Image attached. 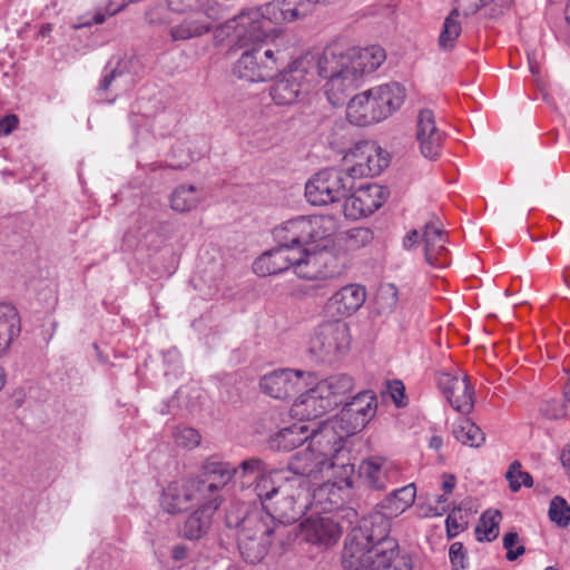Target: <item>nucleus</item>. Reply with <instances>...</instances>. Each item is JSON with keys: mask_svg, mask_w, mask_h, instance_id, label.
<instances>
[{"mask_svg": "<svg viewBox=\"0 0 570 570\" xmlns=\"http://www.w3.org/2000/svg\"><path fill=\"white\" fill-rule=\"evenodd\" d=\"M358 478L362 483L375 491H384L390 484L399 482L401 478L400 465L381 455H371L358 465Z\"/></svg>", "mask_w": 570, "mask_h": 570, "instance_id": "nucleus-17", "label": "nucleus"}, {"mask_svg": "<svg viewBox=\"0 0 570 570\" xmlns=\"http://www.w3.org/2000/svg\"><path fill=\"white\" fill-rule=\"evenodd\" d=\"M421 239L424 244V259L434 268H444L449 265V252L445 248L448 242L445 232L439 219L425 223ZM420 242V233L416 229L409 232L403 240V247L411 249Z\"/></svg>", "mask_w": 570, "mask_h": 570, "instance_id": "nucleus-12", "label": "nucleus"}, {"mask_svg": "<svg viewBox=\"0 0 570 570\" xmlns=\"http://www.w3.org/2000/svg\"><path fill=\"white\" fill-rule=\"evenodd\" d=\"M351 344L348 325L335 318L324 322L315 330L309 342V351L316 357L325 361L338 354L345 353Z\"/></svg>", "mask_w": 570, "mask_h": 570, "instance_id": "nucleus-13", "label": "nucleus"}, {"mask_svg": "<svg viewBox=\"0 0 570 570\" xmlns=\"http://www.w3.org/2000/svg\"><path fill=\"white\" fill-rule=\"evenodd\" d=\"M278 472L271 469L255 481L254 491L264 510L266 509V504H269L275 498L279 497L283 484H278Z\"/></svg>", "mask_w": 570, "mask_h": 570, "instance_id": "nucleus-37", "label": "nucleus"}, {"mask_svg": "<svg viewBox=\"0 0 570 570\" xmlns=\"http://www.w3.org/2000/svg\"><path fill=\"white\" fill-rule=\"evenodd\" d=\"M405 89L390 82L354 96L346 108V117L356 126H368L390 117L404 102Z\"/></svg>", "mask_w": 570, "mask_h": 570, "instance_id": "nucleus-4", "label": "nucleus"}, {"mask_svg": "<svg viewBox=\"0 0 570 570\" xmlns=\"http://www.w3.org/2000/svg\"><path fill=\"white\" fill-rule=\"evenodd\" d=\"M318 390L335 407L342 403L343 397L353 390V377L347 374H335L325 380L320 381L317 384Z\"/></svg>", "mask_w": 570, "mask_h": 570, "instance_id": "nucleus-33", "label": "nucleus"}, {"mask_svg": "<svg viewBox=\"0 0 570 570\" xmlns=\"http://www.w3.org/2000/svg\"><path fill=\"white\" fill-rule=\"evenodd\" d=\"M175 0H170L173 6ZM181 3L183 10L197 11V14L205 16L207 19L214 20L216 18V10L209 6V0H177Z\"/></svg>", "mask_w": 570, "mask_h": 570, "instance_id": "nucleus-47", "label": "nucleus"}, {"mask_svg": "<svg viewBox=\"0 0 570 570\" xmlns=\"http://www.w3.org/2000/svg\"><path fill=\"white\" fill-rule=\"evenodd\" d=\"M443 444V440L439 435H433L429 441V446L434 450H439Z\"/></svg>", "mask_w": 570, "mask_h": 570, "instance_id": "nucleus-58", "label": "nucleus"}, {"mask_svg": "<svg viewBox=\"0 0 570 570\" xmlns=\"http://www.w3.org/2000/svg\"><path fill=\"white\" fill-rule=\"evenodd\" d=\"M399 301V288L392 283H383L376 289L373 311L380 316H387L396 309Z\"/></svg>", "mask_w": 570, "mask_h": 570, "instance_id": "nucleus-36", "label": "nucleus"}, {"mask_svg": "<svg viewBox=\"0 0 570 570\" xmlns=\"http://www.w3.org/2000/svg\"><path fill=\"white\" fill-rule=\"evenodd\" d=\"M19 118L14 114L7 115L0 118V136H8L17 129Z\"/></svg>", "mask_w": 570, "mask_h": 570, "instance_id": "nucleus-54", "label": "nucleus"}, {"mask_svg": "<svg viewBox=\"0 0 570 570\" xmlns=\"http://www.w3.org/2000/svg\"><path fill=\"white\" fill-rule=\"evenodd\" d=\"M550 520L559 527L566 528L570 524V505L562 497H554L549 507Z\"/></svg>", "mask_w": 570, "mask_h": 570, "instance_id": "nucleus-44", "label": "nucleus"}, {"mask_svg": "<svg viewBox=\"0 0 570 570\" xmlns=\"http://www.w3.org/2000/svg\"><path fill=\"white\" fill-rule=\"evenodd\" d=\"M127 75V68L122 66V62L119 61L116 67L111 68L107 71L99 86L98 92L99 95H104L111 89L118 90L120 88L119 81Z\"/></svg>", "mask_w": 570, "mask_h": 570, "instance_id": "nucleus-45", "label": "nucleus"}, {"mask_svg": "<svg viewBox=\"0 0 570 570\" xmlns=\"http://www.w3.org/2000/svg\"><path fill=\"white\" fill-rule=\"evenodd\" d=\"M335 491V484L320 480L311 485V508L315 507L322 511L331 510L337 504L332 495Z\"/></svg>", "mask_w": 570, "mask_h": 570, "instance_id": "nucleus-41", "label": "nucleus"}, {"mask_svg": "<svg viewBox=\"0 0 570 570\" xmlns=\"http://www.w3.org/2000/svg\"><path fill=\"white\" fill-rule=\"evenodd\" d=\"M543 413L550 419H560L566 415V409L559 402L547 403Z\"/></svg>", "mask_w": 570, "mask_h": 570, "instance_id": "nucleus-55", "label": "nucleus"}, {"mask_svg": "<svg viewBox=\"0 0 570 570\" xmlns=\"http://www.w3.org/2000/svg\"><path fill=\"white\" fill-rule=\"evenodd\" d=\"M200 503L202 507L187 518L184 525V535L189 540L200 539L208 531L213 513L218 509L212 508L208 500H202Z\"/></svg>", "mask_w": 570, "mask_h": 570, "instance_id": "nucleus-32", "label": "nucleus"}, {"mask_svg": "<svg viewBox=\"0 0 570 570\" xmlns=\"http://www.w3.org/2000/svg\"><path fill=\"white\" fill-rule=\"evenodd\" d=\"M561 461L563 466L568 470L570 473V448L567 451H563L561 454Z\"/></svg>", "mask_w": 570, "mask_h": 570, "instance_id": "nucleus-59", "label": "nucleus"}, {"mask_svg": "<svg viewBox=\"0 0 570 570\" xmlns=\"http://www.w3.org/2000/svg\"><path fill=\"white\" fill-rule=\"evenodd\" d=\"M21 322L11 304H0V356L7 354L12 342L20 335Z\"/></svg>", "mask_w": 570, "mask_h": 570, "instance_id": "nucleus-30", "label": "nucleus"}, {"mask_svg": "<svg viewBox=\"0 0 570 570\" xmlns=\"http://www.w3.org/2000/svg\"><path fill=\"white\" fill-rule=\"evenodd\" d=\"M308 428L305 424H293L272 434L268 446L273 451L288 452L307 441Z\"/></svg>", "mask_w": 570, "mask_h": 570, "instance_id": "nucleus-31", "label": "nucleus"}, {"mask_svg": "<svg viewBox=\"0 0 570 570\" xmlns=\"http://www.w3.org/2000/svg\"><path fill=\"white\" fill-rule=\"evenodd\" d=\"M336 259L325 247L321 249L294 248L293 272L301 278H326L334 273Z\"/></svg>", "mask_w": 570, "mask_h": 570, "instance_id": "nucleus-18", "label": "nucleus"}, {"mask_svg": "<svg viewBox=\"0 0 570 570\" xmlns=\"http://www.w3.org/2000/svg\"><path fill=\"white\" fill-rule=\"evenodd\" d=\"M464 16L476 13L481 8L488 7L487 16L497 19L510 7V0H460Z\"/></svg>", "mask_w": 570, "mask_h": 570, "instance_id": "nucleus-38", "label": "nucleus"}, {"mask_svg": "<svg viewBox=\"0 0 570 570\" xmlns=\"http://www.w3.org/2000/svg\"><path fill=\"white\" fill-rule=\"evenodd\" d=\"M104 21H105V16H104V14H101V13H97V14H95V17H94V22H95L96 24H100V23H102Z\"/></svg>", "mask_w": 570, "mask_h": 570, "instance_id": "nucleus-61", "label": "nucleus"}, {"mask_svg": "<svg viewBox=\"0 0 570 570\" xmlns=\"http://www.w3.org/2000/svg\"><path fill=\"white\" fill-rule=\"evenodd\" d=\"M351 247L366 246L373 240V232L367 227H355L347 232Z\"/></svg>", "mask_w": 570, "mask_h": 570, "instance_id": "nucleus-49", "label": "nucleus"}, {"mask_svg": "<svg viewBox=\"0 0 570 570\" xmlns=\"http://www.w3.org/2000/svg\"><path fill=\"white\" fill-rule=\"evenodd\" d=\"M235 472L229 463L208 459L204 462L199 476L193 479L203 499L208 500L212 508H218L222 503L220 492L235 476Z\"/></svg>", "mask_w": 570, "mask_h": 570, "instance_id": "nucleus-16", "label": "nucleus"}, {"mask_svg": "<svg viewBox=\"0 0 570 570\" xmlns=\"http://www.w3.org/2000/svg\"><path fill=\"white\" fill-rule=\"evenodd\" d=\"M203 193L194 185H179L170 195V207L178 213H187L198 207Z\"/></svg>", "mask_w": 570, "mask_h": 570, "instance_id": "nucleus-34", "label": "nucleus"}, {"mask_svg": "<svg viewBox=\"0 0 570 570\" xmlns=\"http://www.w3.org/2000/svg\"><path fill=\"white\" fill-rule=\"evenodd\" d=\"M308 445L314 452L324 456L327 462H335L336 468L342 470L340 475L347 487L352 485L351 476L354 473V465L340 462L344 455V436L336 430V424L331 421L323 422L318 429L308 434Z\"/></svg>", "mask_w": 570, "mask_h": 570, "instance_id": "nucleus-10", "label": "nucleus"}, {"mask_svg": "<svg viewBox=\"0 0 570 570\" xmlns=\"http://www.w3.org/2000/svg\"><path fill=\"white\" fill-rule=\"evenodd\" d=\"M529 65H530V70L533 75L538 73L539 72V68L538 66H535L534 63H532L531 60H529Z\"/></svg>", "mask_w": 570, "mask_h": 570, "instance_id": "nucleus-63", "label": "nucleus"}, {"mask_svg": "<svg viewBox=\"0 0 570 570\" xmlns=\"http://www.w3.org/2000/svg\"><path fill=\"white\" fill-rule=\"evenodd\" d=\"M271 470V466L259 458H249L235 468V476L254 479L255 481Z\"/></svg>", "mask_w": 570, "mask_h": 570, "instance_id": "nucleus-43", "label": "nucleus"}, {"mask_svg": "<svg viewBox=\"0 0 570 570\" xmlns=\"http://www.w3.org/2000/svg\"><path fill=\"white\" fill-rule=\"evenodd\" d=\"M299 528L302 538L314 544L330 546L341 537L337 522L327 515H311L302 521Z\"/></svg>", "mask_w": 570, "mask_h": 570, "instance_id": "nucleus-26", "label": "nucleus"}, {"mask_svg": "<svg viewBox=\"0 0 570 570\" xmlns=\"http://www.w3.org/2000/svg\"><path fill=\"white\" fill-rule=\"evenodd\" d=\"M335 462H327L324 456L314 452L309 446L296 452L287 464V471L293 473L289 480L293 485L309 488L323 480V474L330 469H335Z\"/></svg>", "mask_w": 570, "mask_h": 570, "instance_id": "nucleus-15", "label": "nucleus"}, {"mask_svg": "<svg viewBox=\"0 0 570 570\" xmlns=\"http://www.w3.org/2000/svg\"><path fill=\"white\" fill-rule=\"evenodd\" d=\"M461 31L462 28L461 22L459 21V11L458 9H454L443 22V28L438 40L439 48L442 51H451L455 47Z\"/></svg>", "mask_w": 570, "mask_h": 570, "instance_id": "nucleus-40", "label": "nucleus"}, {"mask_svg": "<svg viewBox=\"0 0 570 570\" xmlns=\"http://www.w3.org/2000/svg\"><path fill=\"white\" fill-rule=\"evenodd\" d=\"M348 169L325 168L314 174L305 184V197L313 206H327L346 198L354 187Z\"/></svg>", "mask_w": 570, "mask_h": 570, "instance_id": "nucleus-9", "label": "nucleus"}, {"mask_svg": "<svg viewBox=\"0 0 570 570\" xmlns=\"http://www.w3.org/2000/svg\"><path fill=\"white\" fill-rule=\"evenodd\" d=\"M501 519L502 515L499 511H487L483 513L479 524L475 528L478 540L491 542L497 539Z\"/></svg>", "mask_w": 570, "mask_h": 570, "instance_id": "nucleus-42", "label": "nucleus"}, {"mask_svg": "<svg viewBox=\"0 0 570 570\" xmlns=\"http://www.w3.org/2000/svg\"><path fill=\"white\" fill-rule=\"evenodd\" d=\"M333 407L324 394L320 392L318 386L315 385L299 395L292 405L291 412L294 417L303 421L316 419Z\"/></svg>", "mask_w": 570, "mask_h": 570, "instance_id": "nucleus-28", "label": "nucleus"}, {"mask_svg": "<svg viewBox=\"0 0 570 570\" xmlns=\"http://www.w3.org/2000/svg\"><path fill=\"white\" fill-rule=\"evenodd\" d=\"M519 535L514 531H510L503 535L502 544L507 550V559L509 561H514L525 552V548L523 544H518Z\"/></svg>", "mask_w": 570, "mask_h": 570, "instance_id": "nucleus-48", "label": "nucleus"}, {"mask_svg": "<svg viewBox=\"0 0 570 570\" xmlns=\"http://www.w3.org/2000/svg\"><path fill=\"white\" fill-rule=\"evenodd\" d=\"M338 230L334 215L297 216L273 229L275 242L286 248H304L311 243L327 239Z\"/></svg>", "mask_w": 570, "mask_h": 570, "instance_id": "nucleus-7", "label": "nucleus"}, {"mask_svg": "<svg viewBox=\"0 0 570 570\" xmlns=\"http://www.w3.org/2000/svg\"><path fill=\"white\" fill-rule=\"evenodd\" d=\"M567 19L570 20V0L568 1L567 4Z\"/></svg>", "mask_w": 570, "mask_h": 570, "instance_id": "nucleus-64", "label": "nucleus"}, {"mask_svg": "<svg viewBox=\"0 0 570 570\" xmlns=\"http://www.w3.org/2000/svg\"><path fill=\"white\" fill-rule=\"evenodd\" d=\"M294 248L277 247L263 253L253 264L256 275L265 277L293 269Z\"/></svg>", "mask_w": 570, "mask_h": 570, "instance_id": "nucleus-27", "label": "nucleus"}, {"mask_svg": "<svg viewBox=\"0 0 570 570\" xmlns=\"http://www.w3.org/2000/svg\"><path fill=\"white\" fill-rule=\"evenodd\" d=\"M366 301L365 287L358 284H348L336 291L326 302L325 311L337 320L348 317L356 313Z\"/></svg>", "mask_w": 570, "mask_h": 570, "instance_id": "nucleus-25", "label": "nucleus"}, {"mask_svg": "<svg viewBox=\"0 0 570 570\" xmlns=\"http://www.w3.org/2000/svg\"><path fill=\"white\" fill-rule=\"evenodd\" d=\"M348 534L343 549V566L346 570H412L409 556L400 554L399 543L392 537L360 540L351 551Z\"/></svg>", "mask_w": 570, "mask_h": 570, "instance_id": "nucleus-3", "label": "nucleus"}, {"mask_svg": "<svg viewBox=\"0 0 570 570\" xmlns=\"http://www.w3.org/2000/svg\"><path fill=\"white\" fill-rule=\"evenodd\" d=\"M454 438L464 445L478 448L484 442L481 429L469 419H461L453 425Z\"/></svg>", "mask_w": 570, "mask_h": 570, "instance_id": "nucleus-39", "label": "nucleus"}, {"mask_svg": "<svg viewBox=\"0 0 570 570\" xmlns=\"http://www.w3.org/2000/svg\"><path fill=\"white\" fill-rule=\"evenodd\" d=\"M438 383L451 406L461 413H469L474 405V390L465 374L449 373L439 375Z\"/></svg>", "mask_w": 570, "mask_h": 570, "instance_id": "nucleus-24", "label": "nucleus"}, {"mask_svg": "<svg viewBox=\"0 0 570 570\" xmlns=\"http://www.w3.org/2000/svg\"><path fill=\"white\" fill-rule=\"evenodd\" d=\"M416 139L421 154L428 159H436L443 148L445 134L436 124L433 110L421 109L416 119Z\"/></svg>", "mask_w": 570, "mask_h": 570, "instance_id": "nucleus-21", "label": "nucleus"}, {"mask_svg": "<svg viewBox=\"0 0 570 570\" xmlns=\"http://www.w3.org/2000/svg\"><path fill=\"white\" fill-rule=\"evenodd\" d=\"M416 488L414 483L392 491L385 499L376 504L375 510L364 517L360 524L351 530L348 551L360 540L384 539L390 537L391 519L409 509L415 500Z\"/></svg>", "mask_w": 570, "mask_h": 570, "instance_id": "nucleus-5", "label": "nucleus"}, {"mask_svg": "<svg viewBox=\"0 0 570 570\" xmlns=\"http://www.w3.org/2000/svg\"><path fill=\"white\" fill-rule=\"evenodd\" d=\"M449 557L455 570L465 569V553L461 542H454L449 550Z\"/></svg>", "mask_w": 570, "mask_h": 570, "instance_id": "nucleus-52", "label": "nucleus"}, {"mask_svg": "<svg viewBox=\"0 0 570 570\" xmlns=\"http://www.w3.org/2000/svg\"><path fill=\"white\" fill-rule=\"evenodd\" d=\"M461 509H453V511L448 515L445 520L446 524V533L449 538L456 537L461 531H463L468 524V521L462 518V515H458Z\"/></svg>", "mask_w": 570, "mask_h": 570, "instance_id": "nucleus-51", "label": "nucleus"}, {"mask_svg": "<svg viewBox=\"0 0 570 570\" xmlns=\"http://www.w3.org/2000/svg\"><path fill=\"white\" fill-rule=\"evenodd\" d=\"M171 557L176 561L184 560L187 557V548L180 544L175 546L173 548Z\"/></svg>", "mask_w": 570, "mask_h": 570, "instance_id": "nucleus-57", "label": "nucleus"}, {"mask_svg": "<svg viewBox=\"0 0 570 570\" xmlns=\"http://www.w3.org/2000/svg\"><path fill=\"white\" fill-rule=\"evenodd\" d=\"M389 391L391 394V397L393 399L395 405L397 407H401L404 405V397H405V387L404 384L401 381H393L389 385Z\"/></svg>", "mask_w": 570, "mask_h": 570, "instance_id": "nucleus-53", "label": "nucleus"}, {"mask_svg": "<svg viewBox=\"0 0 570 570\" xmlns=\"http://www.w3.org/2000/svg\"><path fill=\"white\" fill-rule=\"evenodd\" d=\"M302 371L281 368L264 374L259 379V390L275 400H287L295 395L302 383Z\"/></svg>", "mask_w": 570, "mask_h": 570, "instance_id": "nucleus-22", "label": "nucleus"}, {"mask_svg": "<svg viewBox=\"0 0 570 570\" xmlns=\"http://www.w3.org/2000/svg\"><path fill=\"white\" fill-rule=\"evenodd\" d=\"M376 411V397L372 391H363L344 404L342 417L354 420V429L364 428L374 416Z\"/></svg>", "mask_w": 570, "mask_h": 570, "instance_id": "nucleus-29", "label": "nucleus"}, {"mask_svg": "<svg viewBox=\"0 0 570 570\" xmlns=\"http://www.w3.org/2000/svg\"><path fill=\"white\" fill-rule=\"evenodd\" d=\"M4 383H6L4 371H3V368L0 366V391H1V390H2V387L4 386Z\"/></svg>", "mask_w": 570, "mask_h": 570, "instance_id": "nucleus-62", "label": "nucleus"}, {"mask_svg": "<svg viewBox=\"0 0 570 570\" xmlns=\"http://www.w3.org/2000/svg\"><path fill=\"white\" fill-rule=\"evenodd\" d=\"M454 487H455L454 475L445 474L443 476V482H442V489L444 490V492L451 493L453 491Z\"/></svg>", "mask_w": 570, "mask_h": 570, "instance_id": "nucleus-56", "label": "nucleus"}, {"mask_svg": "<svg viewBox=\"0 0 570 570\" xmlns=\"http://www.w3.org/2000/svg\"><path fill=\"white\" fill-rule=\"evenodd\" d=\"M320 55L321 68L327 72L323 90L333 106L343 105L363 77L374 72L386 59L385 50L380 46L360 49L338 42L326 46Z\"/></svg>", "mask_w": 570, "mask_h": 570, "instance_id": "nucleus-1", "label": "nucleus"}, {"mask_svg": "<svg viewBox=\"0 0 570 570\" xmlns=\"http://www.w3.org/2000/svg\"><path fill=\"white\" fill-rule=\"evenodd\" d=\"M308 13L303 0H274L262 7L243 10L214 31L216 43L244 47L263 41L276 26L293 22Z\"/></svg>", "mask_w": 570, "mask_h": 570, "instance_id": "nucleus-2", "label": "nucleus"}, {"mask_svg": "<svg viewBox=\"0 0 570 570\" xmlns=\"http://www.w3.org/2000/svg\"><path fill=\"white\" fill-rule=\"evenodd\" d=\"M275 529L276 522L272 513H267L264 509L253 511L243 519L238 533V548L247 562H259L266 556Z\"/></svg>", "mask_w": 570, "mask_h": 570, "instance_id": "nucleus-8", "label": "nucleus"}, {"mask_svg": "<svg viewBox=\"0 0 570 570\" xmlns=\"http://www.w3.org/2000/svg\"><path fill=\"white\" fill-rule=\"evenodd\" d=\"M321 59L320 51H311L293 61L271 86L272 100L278 106H289L309 90L315 76L326 82L327 72L321 68Z\"/></svg>", "mask_w": 570, "mask_h": 570, "instance_id": "nucleus-6", "label": "nucleus"}, {"mask_svg": "<svg viewBox=\"0 0 570 570\" xmlns=\"http://www.w3.org/2000/svg\"><path fill=\"white\" fill-rule=\"evenodd\" d=\"M505 476L510 483V489L513 492L519 491L521 485L531 488L533 484L532 476L528 472L521 470V463L519 461L511 463Z\"/></svg>", "mask_w": 570, "mask_h": 570, "instance_id": "nucleus-46", "label": "nucleus"}, {"mask_svg": "<svg viewBox=\"0 0 570 570\" xmlns=\"http://www.w3.org/2000/svg\"><path fill=\"white\" fill-rule=\"evenodd\" d=\"M563 394L566 400L570 402V380L564 385Z\"/></svg>", "mask_w": 570, "mask_h": 570, "instance_id": "nucleus-60", "label": "nucleus"}, {"mask_svg": "<svg viewBox=\"0 0 570 570\" xmlns=\"http://www.w3.org/2000/svg\"><path fill=\"white\" fill-rule=\"evenodd\" d=\"M203 495L198 492L194 479L170 482L164 490L160 505L167 513H180L189 509L191 503L200 502Z\"/></svg>", "mask_w": 570, "mask_h": 570, "instance_id": "nucleus-23", "label": "nucleus"}, {"mask_svg": "<svg viewBox=\"0 0 570 570\" xmlns=\"http://www.w3.org/2000/svg\"><path fill=\"white\" fill-rule=\"evenodd\" d=\"M308 509H311V489L293 485V481L286 476L279 497L266 504L265 510L272 513L275 522L293 523Z\"/></svg>", "mask_w": 570, "mask_h": 570, "instance_id": "nucleus-11", "label": "nucleus"}, {"mask_svg": "<svg viewBox=\"0 0 570 570\" xmlns=\"http://www.w3.org/2000/svg\"><path fill=\"white\" fill-rule=\"evenodd\" d=\"M354 164L348 168L354 179L380 175L390 164L389 153L375 141H361L351 153Z\"/></svg>", "mask_w": 570, "mask_h": 570, "instance_id": "nucleus-19", "label": "nucleus"}, {"mask_svg": "<svg viewBox=\"0 0 570 570\" xmlns=\"http://www.w3.org/2000/svg\"><path fill=\"white\" fill-rule=\"evenodd\" d=\"M210 28L207 18L197 14L195 18L185 19L179 24L171 27L169 33L174 41L188 40L207 33Z\"/></svg>", "mask_w": 570, "mask_h": 570, "instance_id": "nucleus-35", "label": "nucleus"}, {"mask_svg": "<svg viewBox=\"0 0 570 570\" xmlns=\"http://www.w3.org/2000/svg\"><path fill=\"white\" fill-rule=\"evenodd\" d=\"M278 60L272 49L253 47L242 53L234 65L233 73L249 82H263L271 79L278 70Z\"/></svg>", "mask_w": 570, "mask_h": 570, "instance_id": "nucleus-14", "label": "nucleus"}, {"mask_svg": "<svg viewBox=\"0 0 570 570\" xmlns=\"http://www.w3.org/2000/svg\"><path fill=\"white\" fill-rule=\"evenodd\" d=\"M175 441L178 445L194 448L199 444L200 435L193 428H180L175 432Z\"/></svg>", "mask_w": 570, "mask_h": 570, "instance_id": "nucleus-50", "label": "nucleus"}, {"mask_svg": "<svg viewBox=\"0 0 570 570\" xmlns=\"http://www.w3.org/2000/svg\"><path fill=\"white\" fill-rule=\"evenodd\" d=\"M387 190L377 184L358 187L343 204L344 216L356 220L377 210L386 200Z\"/></svg>", "mask_w": 570, "mask_h": 570, "instance_id": "nucleus-20", "label": "nucleus"}]
</instances>
